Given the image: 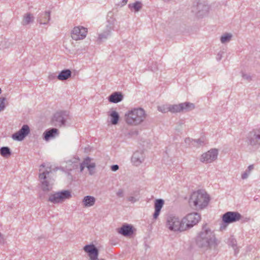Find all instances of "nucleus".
Segmentation results:
<instances>
[{
  "mask_svg": "<svg viewBox=\"0 0 260 260\" xmlns=\"http://www.w3.org/2000/svg\"><path fill=\"white\" fill-rule=\"evenodd\" d=\"M242 77L243 79L247 80L248 81H250L251 80V77L249 75L242 73Z\"/></svg>",
  "mask_w": 260,
  "mask_h": 260,
  "instance_id": "ea45409f",
  "label": "nucleus"
},
{
  "mask_svg": "<svg viewBox=\"0 0 260 260\" xmlns=\"http://www.w3.org/2000/svg\"><path fill=\"white\" fill-rule=\"evenodd\" d=\"M12 138L16 141H21L24 139V136L21 134L19 131L14 133L12 136Z\"/></svg>",
  "mask_w": 260,
  "mask_h": 260,
  "instance_id": "72a5a7b5",
  "label": "nucleus"
},
{
  "mask_svg": "<svg viewBox=\"0 0 260 260\" xmlns=\"http://www.w3.org/2000/svg\"><path fill=\"white\" fill-rule=\"evenodd\" d=\"M209 9V6L202 3H198L196 6L192 9V12L195 13L198 17H201L205 16L208 13Z\"/></svg>",
  "mask_w": 260,
  "mask_h": 260,
  "instance_id": "ddd939ff",
  "label": "nucleus"
},
{
  "mask_svg": "<svg viewBox=\"0 0 260 260\" xmlns=\"http://www.w3.org/2000/svg\"><path fill=\"white\" fill-rule=\"evenodd\" d=\"M87 29L83 26H76L72 31V38L73 40L78 41L84 39L87 35Z\"/></svg>",
  "mask_w": 260,
  "mask_h": 260,
  "instance_id": "f8f14e48",
  "label": "nucleus"
},
{
  "mask_svg": "<svg viewBox=\"0 0 260 260\" xmlns=\"http://www.w3.org/2000/svg\"><path fill=\"white\" fill-rule=\"evenodd\" d=\"M19 131L25 138L29 133L30 129L27 125L24 124L22 126Z\"/></svg>",
  "mask_w": 260,
  "mask_h": 260,
  "instance_id": "473e14b6",
  "label": "nucleus"
},
{
  "mask_svg": "<svg viewBox=\"0 0 260 260\" xmlns=\"http://www.w3.org/2000/svg\"><path fill=\"white\" fill-rule=\"evenodd\" d=\"M111 117V122L112 124L115 125L117 124L119 119V114L115 111H113L110 114Z\"/></svg>",
  "mask_w": 260,
  "mask_h": 260,
  "instance_id": "cd10ccee",
  "label": "nucleus"
},
{
  "mask_svg": "<svg viewBox=\"0 0 260 260\" xmlns=\"http://www.w3.org/2000/svg\"><path fill=\"white\" fill-rule=\"evenodd\" d=\"M245 142L248 146L257 149L260 147V127L249 132L246 135Z\"/></svg>",
  "mask_w": 260,
  "mask_h": 260,
  "instance_id": "423d86ee",
  "label": "nucleus"
},
{
  "mask_svg": "<svg viewBox=\"0 0 260 260\" xmlns=\"http://www.w3.org/2000/svg\"><path fill=\"white\" fill-rule=\"evenodd\" d=\"M128 0H122V6L125 5L127 3Z\"/></svg>",
  "mask_w": 260,
  "mask_h": 260,
  "instance_id": "de8ad7c7",
  "label": "nucleus"
},
{
  "mask_svg": "<svg viewBox=\"0 0 260 260\" xmlns=\"http://www.w3.org/2000/svg\"><path fill=\"white\" fill-rule=\"evenodd\" d=\"M182 108V111L185 110V111H189L192 110L194 109L195 106L193 104L189 103V102H185L183 103H181Z\"/></svg>",
  "mask_w": 260,
  "mask_h": 260,
  "instance_id": "c85d7f7f",
  "label": "nucleus"
},
{
  "mask_svg": "<svg viewBox=\"0 0 260 260\" xmlns=\"http://www.w3.org/2000/svg\"><path fill=\"white\" fill-rule=\"evenodd\" d=\"M166 226L171 231L181 232L185 231L183 219H180L178 216L173 214L167 217Z\"/></svg>",
  "mask_w": 260,
  "mask_h": 260,
  "instance_id": "39448f33",
  "label": "nucleus"
},
{
  "mask_svg": "<svg viewBox=\"0 0 260 260\" xmlns=\"http://www.w3.org/2000/svg\"><path fill=\"white\" fill-rule=\"evenodd\" d=\"M218 154L217 149H211L201 155L200 160L203 162L211 163L217 159Z\"/></svg>",
  "mask_w": 260,
  "mask_h": 260,
  "instance_id": "9b49d317",
  "label": "nucleus"
},
{
  "mask_svg": "<svg viewBox=\"0 0 260 260\" xmlns=\"http://www.w3.org/2000/svg\"><path fill=\"white\" fill-rule=\"evenodd\" d=\"M123 100V95L120 92H115L111 94L108 100L110 102L113 103H117L121 102Z\"/></svg>",
  "mask_w": 260,
  "mask_h": 260,
  "instance_id": "aec40b11",
  "label": "nucleus"
},
{
  "mask_svg": "<svg viewBox=\"0 0 260 260\" xmlns=\"http://www.w3.org/2000/svg\"><path fill=\"white\" fill-rule=\"evenodd\" d=\"M192 139H191L189 138H186L185 139V142L186 143H189L190 142H192Z\"/></svg>",
  "mask_w": 260,
  "mask_h": 260,
  "instance_id": "49530a36",
  "label": "nucleus"
},
{
  "mask_svg": "<svg viewBox=\"0 0 260 260\" xmlns=\"http://www.w3.org/2000/svg\"><path fill=\"white\" fill-rule=\"evenodd\" d=\"M84 250L87 252L90 260H98L99 250L93 244L85 245L83 248Z\"/></svg>",
  "mask_w": 260,
  "mask_h": 260,
  "instance_id": "4468645a",
  "label": "nucleus"
},
{
  "mask_svg": "<svg viewBox=\"0 0 260 260\" xmlns=\"http://www.w3.org/2000/svg\"><path fill=\"white\" fill-rule=\"evenodd\" d=\"M164 204V201L162 199H157L154 203L155 211L153 215L154 219H156L161 211V208Z\"/></svg>",
  "mask_w": 260,
  "mask_h": 260,
  "instance_id": "f3484780",
  "label": "nucleus"
},
{
  "mask_svg": "<svg viewBox=\"0 0 260 260\" xmlns=\"http://www.w3.org/2000/svg\"><path fill=\"white\" fill-rule=\"evenodd\" d=\"M254 169V166L253 165H249L247 169L246 170L248 173H249V174H250V172Z\"/></svg>",
  "mask_w": 260,
  "mask_h": 260,
  "instance_id": "c03bdc74",
  "label": "nucleus"
},
{
  "mask_svg": "<svg viewBox=\"0 0 260 260\" xmlns=\"http://www.w3.org/2000/svg\"><path fill=\"white\" fill-rule=\"evenodd\" d=\"M91 158L89 157H86L82 162L83 164L86 166L89 171V173L92 175L91 172V169H94L95 167V163H90Z\"/></svg>",
  "mask_w": 260,
  "mask_h": 260,
  "instance_id": "a878e982",
  "label": "nucleus"
},
{
  "mask_svg": "<svg viewBox=\"0 0 260 260\" xmlns=\"http://www.w3.org/2000/svg\"><path fill=\"white\" fill-rule=\"evenodd\" d=\"M145 159L144 153L142 151H137L134 153L132 157V162L136 166H139Z\"/></svg>",
  "mask_w": 260,
  "mask_h": 260,
  "instance_id": "2eb2a0df",
  "label": "nucleus"
},
{
  "mask_svg": "<svg viewBox=\"0 0 260 260\" xmlns=\"http://www.w3.org/2000/svg\"><path fill=\"white\" fill-rule=\"evenodd\" d=\"M6 99L4 97L0 98V112L4 110L5 109L6 106L5 102L6 101Z\"/></svg>",
  "mask_w": 260,
  "mask_h": 260,
  "instance_id": "e433bc0d",
  "label": "nucleus"
},
{
  "mask_svg": "<svg viewBox=\"0 0 260 260\" xmlns=\"http://www.w3.org/2000/svg\"><path fill=\"white\" fill-rule=\"evenodd\" d=\"M72 197L71 191L63 190L50 194L48 201L54 204L62 203L65 200L70 199Z\"/></svg>",
  "mask_w": 260,
  "mask_h": 260,
  "instance_id": "0eeeda50",
  "label": "nucleus"
},
{
  "mask_svg": "<svg viewBox=\"0 0 260 260\" xmlns=\"http://www.w3.org/2000/svg\"><path fill=\"white\" fill-rule=\"evenodd\" d=\"M85 167V165L82 162L80 164V172H82L83 171Z\"/></svg>",
  "mask_w": 260,
  "mask_h": 260,
  "instance_id": "a18cd8bd",
  "label": "nucleus"
},
{
  "mask_svg": "<svg viewBox=\"0 0 260 260\" xmlns=\"http://www.w3.org/2000/svg\"><path fill=\"white\" fill-rule=\"evenodd\" d=\"M182 107L181 104L169 105L170 111L172 113L180 112L182 111Z\"/></svg>",
  "mask_w": 260,
  "mask_h": 260,
  "instance_id": "7c9ffc66",
  "label": "nucleus"
},
{
  "mask_svg": "<svg viewBox=\"0 0 260 260\" xmlns=\"http://www.w3.org/2000/svg\"><path fill=\"white\" fill-rule=\"evenodd\" d=\"M112 29L113 27L112 26H107L106 30L103 33L99 34L98 41L102 42L103 40L107 39L110 36Z\"/></svg>",
  "mask_w": 260,
  "mask_h": 260,
  "instance_id": "393cba45",
  "label": "nucleus"
},
{
  "mask_svg": "<svg viewBox=\"0 0 260 260\" xmlns=\"http://www.w3.org/2000/svg\"><path fill=\"white\" fill-rule=\"evenodd\" d=\"M135 133H136V135L138 134V132L137 131H136Z\"/></svg>",
  "mask_w": 260,
  "mask_h": 260,
  "instance_id": "864d4df0",
  "label": "nucleus"
},
{
  "mask_svg": "<svg viewBox=\"0 0 260 260\" xmlns=\"http://www.w3.org/2000/svg\"><path fill=\"white\" fill-rule=\"evenodd\" d=\"M157 109L159 111H160L162 113H166L168 111H170L169 105V106L162 105V106H158L157 107Z\"/></svg>",
  "mask_w": 260,
  "mask_h": 260,
  "instance_id": "c9c22d12",
  "label": "nucleus"
},
{
  "mask_svg": "<svg viewBox=\"0 0 260 260\" xmlns=\"http://www.w3.org/2000/svg\"><path fill=\"white\" fill-rule=\"evenodd\" d=\"M50 20V11L41 13L38 18V21L41 24H46Z\"/></svg>",
  "mask_w": 260,
  "mask_h": 260,
  "instance_id": "6ab92c4d",
  "label": "nucleus"
},
{
  "mask_svg": "<svg viewBox=\"0 0 260 260\" xmlns=\"http://www.w3.org/2000/svg\"><path fill=\"white\" fill-rule=\"evenodd\" d=\"M111 170L113 171H116L119 169V166L117 165H114L111 167Z\"/></svg>",
  "mask_w": 260,
  "mask_h": 260,
  "instance_id": "37998d69",
  "label": "nucleus"
},
{
  "mask_svg": "<svg viewBox=\"0 0 260 260\" xmlns=\"http://www.w3.org/2000/svg\"><path fill=\"white\" fill-rule=\"evenodd\" d=\"M1 155L5 157H8L11 154L10 149L8 147H2L0 149Z\"/></svg>",
  "mask_w": 260,
  "mask_h": 260,
  "instance_id": "c756f323",
  "label": "nucleus"
},
{
  "mask_svg": "<svg viewBox=\"0 0 260 260\" xmlns=\"http://www.w3.org/2000/svg\"><path fill=\"white\" fill-rule=\"evenodd\" d=\"M156 69H157V67H156V66H155V67H154V68L151 67V68H150V70H151V71H154Z\"/></svg>",
  "mask_w": 260,
  "mask_h": 260,
  "instance_id": "09e8293b",
  "label": "nucleus"
},
{
  "mask_svg": "<svg viewBox=\"0 0 260 260\" xmlns=\"http://www.w3.org/2000/svg\"><path fill=\"white\" fill-rule=\"evenodd\" d=\"M192 143L193 145L197 147L203 146L207 144V141L205 138L201 137L198 139L192 140Z\"/></svg>",
  "mask_w": 260,
  "mask_h": 260,
  "instance_id": "bb28decb",
  "label": "nucleus"
},
{
  "mask_svg": "<svg viewBox=\"0 0 260 260\" xmlns=\"http://www.w3.org/2000/svg\"><path fill=\"white\" fill-rule=\"evenodd\" d=\"M242 217L241 214L238 212H226L222 215V221L223 223L220 226V229H225L228 224L239 221Z\"/></svg>",
  "mask_w": 260,
  "mask_h": 260,
  "instance_id": "6e6552de",
  "label": "nucleus"
},
{
  "mask_svg": "<svg viewBox=\"0 0 260 260\" xmlns=\"http://www.w3.org/2000/svg\"><path fill=\"white\" fill-rule=\"evenodd\" d=\"M170 1L171 0H164V2H168Z\"/></svg>",
  "mask_w": 260,
  "mask_h": 260,
  "instance_id": "3c124183",
  "label": "nucleus"
},
{
  "mask_svg": "<svg viewBox=\"0 0 260 260\" xmlns=\"http://www.w3.org/2000/svg\"><path fill=\"white\" fill-rule=\"evenodd\" d=\"M51 168L45 167L44 164L40 167L39 178L41 183V188L44 191H49L52 188L54 179L51 176Z\"/></svg>",
  "mask_w": 260,
  "mask_h": 260,
  "instance_id": "7ed1b4c3",
  "label": "nucleus"
},
{
  "mask_svg": "<svg viewBox=\"0 0 260 260\" xmlns=\"http://www.w3.org/2000/svg\"><path fill=\"white\" fill-rule=\"evenodd\" d=\"M2 93V89L1 88H0V94Z\"/></svg>",
  "mask_w": 260,
  "mask_h": 260,
  "instance_id": "603ef678",
  "label": "nucleus"
},
{
  "mask_svg": "<svg viewBox=\"0 0 260 260\" xmlns=\"http://www.w3.org/2000/svg\"><path fill=\"white\" fill-rule=\"evenodd\" d=\"M229 245L231 246L235 250V254H237L239 252V250H237V241L236 239L232 238L230 240Z\"/></svg>",
  "mask_w": 260,
  "mask_h": 260,
  "instance_id": "f704fd0d",
  "label": "nucleus"
},
{
  "mask_svg": "<svg viewBox=\"0 0 260 260\" xmlns=\"http://www.w3.org/2000/svg\"><path fill=\"white\" fill-rule=\"evenodd\" d=\"M143 5L140 1H136L134 3H130L128 5V8L132 11L138 12L142 9Z\"/></svg>",
  "mask_w": 260,
  "mask_h": 260,
  "instance_id": "b1692460",
  "label": "nucleus"
},
{
  "mask_svg": "<svg viewBox=\"0 0 260 260\" xmlns=\"http://www.w3.org/2000/svg\"><path fill=\"white\" fill-rule=\"evenodd\" d=\"M69 117V112L67 111H60L56 112L53 116L52 121L55 126H64L67 119Z\"/></svg>",
  "mask_w": 260,
  "mask_h": 260,
  "instance_id": "9d476101",
  "label": "nucleus"
},
{
  "mask_svg": "<svg viewBox=\"0 0 260 260\" xmlns=\"http://www.w3.org/2000/svg\"><path fill=\"white\" fill-rule=\"evenodd\" d=\"M71 71L69 69H66L61 71L57 76V78L59 80L63 81L71 77Z\"/></svg>",
  "mask_w": 260,
  "mask_h": 260,
  "instance_id": "4be33fe9",
  "label": "nucleus"
},
{
  "mask_svg": "<svg viewBox=\"0 0 260 260\" xmlns=\"http://www.w3.org/2000/svg\"><path fill=\"white\" fill-rule=\"evenodd\" d=\"M34 20V17L32 14L30 13L25 14L23 16V19L21 22L22 25H27L32 22Z\"/></svg>",
  "mask_w": 260,
  "mask_h": 260,
  "instance_id": "5701e85b",
  "label": "nucleus"
},
{
  "mask_svg": "<svg viewBox=\"0 0 260 260\" xmlns=\"http://www.w3.org/2000/svg\"><path fill=\"white\" fill-rule=\"evenodd\" d=\"M2 234L0 233V238L2 237Z\"/></svg>",
  "mask_w": 260,
  "mask_h": 260,
  "instance_id": "5fc2aeb1",
  "label": "nucleus"
},
{
  "mask_svg": "<svg viewBox=\"0 0 260 260\" xmlns=\"http://www.w3.org/2000/svg\"><path fill=\"white\" fill-rule=\"evenodd\" d=\"M116 194L117 197H118V198H123L124 197V190L122 188H119L118 189Z\"/></svg>",
  "mask_w": 260,
  "mask_h": 260,
  "instance_id": "4c0bfd02",
  "label": "nucleus"
},
{
  "mask_svg": "<svg viewBox=\"0 0 260 260\" xmlns=\"http://www.w3.org/2000/svg\"><path fill=\"white\" fill-rule=\"evenodd\" d=\"M57 77L55 73H52L49 75L48 79L50 80H52L55 79Z\"/></svg>",
  "mask_w": 260,
  "mask_h": 260,
  "instance_id": "a19ab883",
  "label": "nucleus"
},
{
  "mask_svg": "<svg viewBox=\"0 0 260 260\" xmlns=\"http://www.w3.org/2000/svg\"><path fill=\"white\" fill-rule=\"evenodd\" d=\"M127 200L132 203H134L137 202L139 200V199H137L134 197L131 196L127 198Z\"/></svg>",
  "mask_w": 260,
  "mask_h": 260,
  "instance_id": "58836bf2",
  "label": "nucleus"
},
{
  "mask_svg": "<svg viewBox=\"0 0 260 260\" xmlns=\"http://www.w3.org/2000/svg\"><path fill=\"white\" fill-rule=\"evenodd\" d=\"M96 202L95 197L91 196H85L82 201V205L84 207H90L93 206Z\"/></svg>",
  "mask_w": 260,
  "mask_h": 260,
  "instance_id": "a211bd4d",
  "label": "nucleus"
},
{
  "mask_svg": "<svg viewBox=\"0 0 260 260\" xmlns=\"http://www.w3.org/2000/svg\"><path fill=\"white\" fill-rule=\"evenodd\" d=\"M232 38V35L230 33H225L220 37V42L222 44L229 42Z\"/></svg>",
  "mask_w": 260,
  "mask_h": 260,
  "instance_id": "2f4dec72",
  "label": "nucleus"
},
{
  "mask_svg": "<svg viewBox=\"0 0 260 260\" xmlns=\"http://www.w3.org/2000/svg\"><path fill=\"white\" fill-rule=\"evenodd\" d=\"M182 219L186 231L196 225L200 221L201 217L200 214L193 212L188 214Z\"/></svg>",
  "mask_w": 260,
  "mask_h": 260,
  "instance_id": "1a4fd4ad",
  "label": "nucleus"
},
{
  "mask_svg": "<svg viewBox=\"0 0 260 260\" xmlns=\"http://www.w3.org/2000/svg\"><path fill=\"white\" fill-rule=\"evenodd\" d=\"M210 199L209 194L205 190H198L191 194L189 203L196 210H202L208 206Z\"/></svg>",
  "mask_w": 260,
  "mask_h": 260,
  "instance_id": "20e7f679",
  "label": "nucleus"
},
{
  "mask_svg": "<svg viewBox=\"0 0 260 260\" xmlns=\"http://www.w3.org/2000/svg\"><path fill=\"white\" fill-rule=\"evenodd\" d=\"M196 242L198 247L205 249L211 248L218 245L215 235L207 223L202 225L201 231L198 234Z\"/></svg>",
  "mask_w": 260,
  "mask_h": 260,
  "instance_id": "f257e3e1",
  "label": "nucleus"
},
{
  "mask_svg": "<svg viewBox=\"0 0 260 260\" xmlns=\"http://www.w3.org/2000/svg\"><path fill=\"white\" fill-rule=\"evenodd\" d=\"M249 175V173H248L247 171H245L242 174L241 178L242 179H245L248 178Z\"/></svg>",
  "mask_w": 260,
  "mask_h": 260,
  "instance_id": "79ce46f5",
  "label": "nucleus"
},
{
  "mask_svg": "<svg viewBox=\"0 0 260 260\" xmlns=\"http://www.w3.org/2000/svg\"><path fill=\"white\" fill-rule=\"evenodd\" d=\"M217 56H218V59H219H219H221V55L220 53H218V54H217Z\"/></svg>",
  "mask_w": 260,
  "mask_h": 260,
  "instance_id": "8fccbe9b",
  "label": "nucleus"
},
{
  "mask_svg": "<svg viewBox=\"0 0 260 260\" xmlns=\"http://www.w3.org/2000/svg\"><path fill=\"white\" fill-rule=\"evenodd\" d=\"M58 131L55 128H52L46 131L44 133V139L46 141L49 140L50 138L54 137L55 135L58 134Z\"/></svg>",
  "mask_w": 260,
  "mask_h": 260,
  "instance_id": "412c9836",
  "label": "nucleus"
},
{
  "mask_svg": "<svg viewBox=\"0 0 260 260\" xmlns=\"http://www.w3.org/2000/svg\"><path fill=\"white\" fill-rule=\"evenodd\" d=\"M147 114L142 108H135L128 110L124 115L125 122L129 125L137 126L145 120Z\"/></svg>",
  "mask_w": 260,
  "mask_h": 260,
  "instance_id": "f03ea898",
  "label": "nucleus"
},
{
  "mask_svg": "<svg viewBox=\"0 0 260 260\" xmlns=\"http://www.w3.org/2000/svg\"><path fill=\"white\" fill-rule=\"evenodd\" d=\"M118 232L125 237H128L131 236L134 232L131 225L125 224L118 230Z\"/></svg>",
  "mask_w": 260,
  "mask_h": 260,
  "instance_id": "dca6fc26",
  "label": "nucleus"
}]
</instances>
